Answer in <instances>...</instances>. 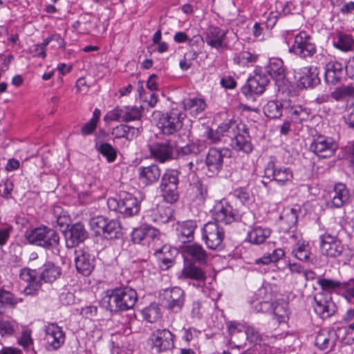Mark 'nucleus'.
<instances>
[{
  "label": "nucleus",
  "instance_id": "nucleus-1",
  "mask_svg": "<svg viewBox=\"0 0 354 354\" xmlns=\"http://www.w3.org/2000/svg\"><path fill=\"white\" fill-rule=\"evenodd\" d=\"M138 300L136 291L129 287L115 288L106 291L104 301L107 303V309L112 313L125 311L133 308Z\"/></svg>",
  "mask_w": 354,
  "mask_h": 354
},
{
  "label": "nucleus",
  "instance_id": "nucleus-2",
  "mask_svg": "<svg viewBox=\"0 0 354 354\" xmlns=\"http://www.w3.org/2000/svg\"><path fill=\"white\" fill-rule=\"evenodd\" d=\"M212 219L221 222L223 224H230L234 221H240L245 225H251L254 221V214L247 210L241 214L227 202H221L216 205L212 211Z\"/></svg>",
  "mask_w": 354,
  "mask_h": 354
},
{
  "label": "nucleus",
  "instance_id": "nucleus-3",
  "mask_svg": "<svg viewBox=\"0 0 354 354\" xmlns=\"http://www.w3.org/2000/svg\"><path fill=\"white\" fill-rule=\"evenodd\" d=\"M26 238L30 243L49 250L57 248L59 244L58 233L55 230L46 226L33 229L26 235Z\"/></svg>",
  "mask_w": 354,
  "mask_h": 354
},
{
  "label": "nucleus",
  "instance_id": "nucleus-4",
  "mask_svg": "<svg viewBox=\"0 0 354 354\" xmlns=\"http://www.w3.org/2000/svg\"><path fill=\"white\" fill-rule=\"evenodd\" d=\"M161 304L171 313H178L185 302V292L180 287L162 289L159 292Z\"/></svg>",
  "mask_w": 354,
  "mask_h": 354
},
{
  "label": "nucleus",
  "instance_id": "nucleus-5",
  "mask_svg": "<svg viewBox=\"0 0 354 354\" xmlns=\"http://www.w3.org/2000/svg\"><path fill=\"white\" fill-rule=\"evenodd\" d=\"M179 171L176 169H167L162 174L160 189L165 201L174 203L178 200V185L179 183Z\"/></svg>",
  "mask_w": 354,
  "mask_h": 354
},
{
  "label": "nucleus",
  "instance_id": "nucleus-6",
  "mask_svg": "<svg viewBox=\"0 0 354 354\" xmlns=\"http://www.w3.org/2000/svg\"><path fill=\"white\" fill-rule=\"evenodd\" d=\"M289 52L301 59H308L316 53L317 48L312 37L306 31H300L295 35Z\"/></svg>",
  "mask_w": 354,
  "mask_h": 354
},
{
  "label": "nucleus",
  "instance_id": "nucleus-7",
  "mask_svg": "<svg viewBox=\"0 0 354 354\" xmlns=\"http://www.w3.org/2000/svg\"><path fill=\"white\" fill-rule=\"evenodd\" d=\"M218 223H222L213 219V221L207 222L203 228L202 239L211 250H221L223 248L225 233Z\"/></svg>",
  "mask_w": 354,
  "mask_h": 354
},
{
  "label": "nucleus",
  "instance_id": "nucleus-8",
  "mask_svg": "<svg viewBox=\"0 0 354 354\" xmlns=\"http://www.w3.org/2000/svg\"><path fill=\"white\" fill-rule=\"evenodd\" d=\"M184 117L185 115L180 110L172 109L160 118L157 125L162 134L174 135L182 128Z\"/></svg>",
  "mask_w": 354,
  "mask_h": 354
},
{
  "label": "nucleus",
  "instance_id": "nucleus-9",
  "mask_svg": "<svg viewBox=\"0 0 354 354\" xmlns=\"http://www.w3.org/2000/svg\"><path fill=\"white\" fill-rule=\"evenodd\" d=\"M108 204H117L115 211L122 214L124 217H130L137 214L140 211V203L132 194L126 192H121L118 201L115 199L108 200Z\"/></svg>",
  "mask_w": 354,
  "mask_h": 354
},
{
  "label": "nucleus",
  "instance_id": "nucleus-10",
  "mask_svg": "<svg viewBox=\"0 0 354 354\" xmlns=\"http://www.w3.org/2000/svg\"><path fill=\"white\" fill-rule=\"evenodd\" d=\"M319 250L322 255L335 259L342 256L345 248L337 236L326 232L319 236Z\"/></svg>",
  "mask_w": 354,
  "mask_h": 354
},
{
  "label": "nucleus",
  "instance_id": "nucleus-11",
  "mask_svg": "<svg viewBox=\"0 0 354 354\" xmlns=\"http://www.w3.org/2000/svg\"><path fill=\"white\" fill-rule=\"evenodd\" d=\"M265 175L279 186L288 185L293 180V172L290 167L278 165L274 161L268 163L265 169Z\"/></svg>",
  "mask_w": 354,
  "mask_h": 354
},
{
  "label": "nucleus",
  "instance_id": "nucleus-12",
  "mask_svg": "<svg viewBox=\"0 0 354 354\" xmlns=\"http://www.w3.org/2000/svg\"><path fill=\"white\" fill-rule=\"evenodd\" d=\"M337 149V145L330 137L319 135L310 143V151L320 158H330Z\"/></svg>",
  "mask_w": 354,
  "mask_h": 354
},
{
  "label": "nucleus",
  "instance_id": "nucleus-13",
  "mask_svg": "<svg viewBox=\"0 0 354 354\" xmlns=\"http://www.w3.org/2000/svg\"><path fill=\"white\" fill-rule=\"evenodd\" d=\"M313 307L315 313L322 319L332 316L336 310L330 293L324 291L315 295Z\"/></svg>",
  "mask_w": 354,
  "mask_h": 354
},
{
  "label": "nucleus",
  "instance_id": "nucleus-14",
  "mask_svg": "<svg viewBox=\"0 0 354 354\" xmlns=\"http://www.w3.org/2000/svg\"><path fill=\"white\" fill-rule=\"evenodd\" d=\"M149 341L152 349L158 353L171 350L174 347V335L167 329L153 331Z\"/></svg>",
  "mask_w": 354,
  "mask_h": 354
},
{
  "label": "nucleus",
  "instance_id": "nucleus-15",
  "mask_svg": "<svg viewBox=\"0 0 354 354\" xmlns=\"http://www.w3.org/2000/svg\"><path fill=\"white\" fill-rule=\"evenodd\" d=\"M75 263L77 271L84 276H88L94 269L95 258L87 248H79L75 252Z\"/></svg>",
  "mask_w": 354,
  "mask_h": 354
},
{
  "label": "nucleus",
  "instance_id": "nucleus-16",
  "mask_svg": "<svg viewBox=\"0 0 354 354\" xmlns=\"http://www.w3.org/2000/svg\"><path fill=\"white\" fill-rule=\"evenodd\" d=\"M350 192L344 183H336L330 192L331 199L327 202L329 208H341L348 204L350 201Z\"/></svg>",
  "mask_w": 354,
  "mask_h": 354
},
{
  "label": "nucleus",
  "instance_id": "nucleus-17",
  "mask_svg": "<svg viewBox=\"0 0 354 354\" xmlns=\"http://www.w3.org/2000/svg\"><path fill=\"white\" fill-rule=\"evenodd\" d=\"M269 83L268 76L261 73H255L254 75L248 80L246 84L242 88V93L245 95L256 94H262L266 86Z\"/></svg>",
  "mask_w": 354,
  "mask_h": 354
},
{
  "label": "nucleus",
  "instance_id": "nucleus-18",
  "mask_svg": "<svg viewBox=\"0 0 354 354\" xmlns=\"http://www.w3.org/2000/svg\"><path fill=\"white\" fill-rule=\"evenodd\" d=\"M231 146L234 150L242 151L245 153H249L252 151L253 147L251 143L248 129L245 124L244 130L236 129L232 136Z\"/></svg>",
  "mask_w": 354,
  "mask_h": 354
},
{
  "label": "nucleus",
  "instance_id": "nucleus-19",
  "mask_svg": "<svg viewBox=\"0 0 354 354\" xmlns=\"http://www.w3.org/2000/svg\"><path fill=\"white\" fill-rule=\"evenodd\" d=\"M152 157L160 162H165L174 157V147L169 142H155L149 146Z\"/></svg>",
  "mask_w": 354,
  "mask_h": 354
},
{
  "label": "nucleus",
  "instance_id": "nucleus-20",
  "mask_svg": "<svg viewBox=\"0 0 354 354\" xmlns=\"http://www.w3.org/2000/svg\"><path fill=\"white\" fill-rule=\"evenodd\" d=\"M285 111L293 123L301 124L310 117V109L301 105L293 104L290 100H285Z\"/></svg>",
  "mask_w": 354,
  "mask_h": 354
},
{
  "label": "nucleus",
  "instance_id": "nucleus-21",
  "mask_svg": "<svg viewBox=\"0 0 354 354\" xmlns=\"http://www.w3.org/2000/svg\"><path fill=\"white\" fill-rule=\"evenodd\" d=\"M245 326L237 322H230L227 326L230 335L228 344L240 348L245 344Z\"/></svg>",
  "mask_w": 354,
  "mask_h": 354
},
{
  "label": "nucleus",
  "instance_id": "nucleus-22",
  "mask_svg": "<svg viewBox=\"0 0 354 354\" xmlns=\"http://www.w3.org/2000/svg\"><path fill=\"white\" fill-rule=\"evenodd\" d=\"M138 173L140 181L145 185H150L156 183L161 175L160 169L156 164L139 167Z\"/></svg>",
  "mask_w": 354,
  "mask_h": 354
},
{
  "label": "nucleus",
  "instance_id": "nucleus-23",
  "mask_svg": "<svg viewBox=\"0 0 354 354\" xmlns=\"http://www.w3.org/2000/svg\"><path fill=\"white\" fill-rule=\"evenodd\" d=\"M227 150L211 148L207 154L205 163L208 170L212 174H217L222 168L223 157Z\"/></svg>",
  "mask_w": 354,
  "mask_h": 354
},
{
  "label": "nucleus",
  "instance_id": "nucleus-24",
  "mask_svg": "<svg viewBox=\"0 0 354 354\" xmlns=\"http://www.w3.org/2000/svg\"><path fill=\"white\" fill-rule=\"evenodd\" d=\"M88 236V233L83 224L76 223L71 225L66 234V242L68 248H73L83 242Z\"/></svg>",
  "mask_w": 354,
  "mask_h": 354
},
{
  "label": "nucleus",
  "instance_id": "nucleus-25",
  "mask_svg": "<svg viewBox=\"0 0 354 354\" xmlns=\"http://www.w3.org/2000/svg\"><path fill=\"white\" fill-rule=\"evenodd\" d=\"M46 339L53 349H57L64 344L65 335L61 327L56 324H49L45 328Z\"/></svg>",
  "mask_w": 354,
  "mask_h": 354
},
{
  "label": "nucleus",
  "instance_id": "nucleus-26",
  "mask_svg": "<svg viewBox=\"0 0 354 354\" xmlns=\"http://www.w3.org/2000/svg\"><path fill=\"white\" fill-rule=\"evenodd\" d=\"M158 230L149 226H142L133 230L131 233V240L134 243H149L158 235Z\"/></svg>",
  "mask_w": 354,
  "mask_h": 354
},
{
  "label": "nucleus",
  "instance_id": "nucleus-27",
  "mask_svg": "<svg viewBox=\"0 0 354 354\" xmlns=\"http://www.w3.org/2000/svg\"><path fill=\"white\" fill-rule=\"evenodd\" d=\"M196 226V221L194 220L178 222L176 233L179 241L183 243L192 241L194 239V233Z\"/></svg>",
  "mask_w": 354,
  "mask_h": 354
},
{
  "label": "nucleus",
  "instance_id": "nucleus-28",
  "mask_svg": "<svg viewBox=\"0 0 354 354\" xmlns=\"http://www.w3.org/2000/svg\"><path fill=\"white\" fill-rule=\"evenodd\" d=\"M344 66L339 62H330L325 67V80L328 84L336 85L340 82Z\"/></svg>",
  "mask_w": 354,
  "mask_h": 354
},
{
  "label": "nucleus",
  "instance_id": "nucleus-29",
  "mask_svg": "<svg viewBox=\"0 0 354 354\" xmlns=\"http://www.w3.org/2000/svg\"><path fill=\"white\" fill-rule=\"evenodd\" d=\"M226 33L218 27L210 26L207 30L205 41L209 46L218 49L223 46Z\"/></svg>",
  "mask_w": 354,
  "mask_h": 354
},
{
  "label": "nucleus",
  "instance_id": "nucleus-30",
  "mask_svg": "<svg viewBox=\"0 0 354 354\" xmlns=\"http://www.w3.org/2000/svg\"><path fill=\"white\" fill-rule=\"evenodd\" d=\"M142 130V127L141 124L138 127L120 124L113 129L112 134L116 138H125L127 140H132L140 134Z\"/></svg>",
  "mask_w": 354,
  "mask_h": 354
},
{
  "label": "nucleus",
  "instance_id": "nucleus-31",
  "mask_svg": "<svg viewBox=\"0 0 354 354\" xmlns=\"http://www.w3.org/2000/svg\"><path fill=\"white\" fill-rule=\"evenodd\" d=\"M280 219L281 220V228L283 231H288L296 228L298 219V211L295 208L286 207L282 211Z\"/></svg>",
  "mask_w": 354,
  "mask_h": 354
},
{
  "label": "nucleus",
  "instance_id": "nucleus-32",
  "mask_svg": "<svg viewBox=\"0 0 354 354\" xmlns=\"http://www.w3.org/2000/svg\"><path fill=\"white\" fill-rule=\"evenodd\" d=\"M179 278L195 280L200 283H205L206 275L205 272L200 267L192 263H188L184 266Z\"/></svg>",
  "mask_w": 354,
  "mask_h": 354
},
{
  "label": "nucleus",
  "instance_id": "nucleus-33",
  "mask_svg": "<svg viewBox=\"0 0 354 354\" xmlns=\"http://www.w3.org/2000/svg\"><path fill=\"white\" fill-rule=\"evenodd\" d=\"M266 71L269 75L275 80L276 82H280L285 78V70L282 59L278 58H272L266 66Z\"/></svg>",
  "mask_w": 354,
  "mask_h": 354
},
{
  "label": "nucleus",
  "instance_id": "nucleus-34",
  "mask_svg": "<svg viewBox=\"0 0 354 354\" xmlns=\"http://www.w3.org/2000/svg\"><path fill=\"white\" fill-rule=\"evenodd\" d=\"M299 85L304 88L313 87L319 82L316 68L304 67L301 69V75L299 77Z\"/></svg>",
  "mask_w": 354,
  "mask_h": 354
},
{
  "label": "nucleus",
  "instance_id": "nucleus-35",
  "mask_svg": "<svg viewBox=\"0 0 354 354\" xmlns=\"http://www.w3.org/2000/svg\"><path fill=\"white\" fill-rule=\"evenodd\" d=\"M271 234V230L268 227L254 226L248 232L246 240L255 245L263 243Z\"/></svg>",
  "mask_w": 354,
  "mask_h": 354
},
{
  "label": "nucleus",
  "instance_id": "nucleus-36",
  "mask_svg": "<svg viewBox=\"0 0 354 354\" xmlns=\"http://www.w3.org/2000/svg\"><path fill=\"white\" fill-rule=\"evenodd\" d=\"M185 252L194 262L204 264L207 261V253L199 244H191L185 247Z\"/></svg>",
  "mask_w": 354,
  "mask_h": 354
},
{
  "label": "nucleus",
  "instance_id": "nucleus-37",
  "mask_svg": "<svg viewBox=\"0 0 354 354\" xmlns=\"http://www.w3.org/2000/svg\"><path fill=\"white\" fill-rule=\"evenodd\" d=\"M60 267L52 262L45 263L40 273V279L48 283L55 281L61 275Z\"/></svg>",
  "mask_w": 354,
  "mask_h": 354
},
{
  "label": "nucleus",
  "instance_id": "nucleus-38",
  "mask_svg": "<svg viewBox=\"0 0 354 354\" xmlns=\"http://www.w3.org/2000/svg\"><path fill=\"white\" fill-rule=\"evenodd\" d=\"M285 100H270L263 107L265 115L272 119L279 118L285 110Z\"/></svg>",
  "mask_w": 354,
  "mask_h": 354
},
{
  "label": "nucleus",
  "instance_id": "nucleus-39",
  "mask_svg": "<svg viewBox=\"0 0 354 354\" xmlns=\"http://www.w3.org/2000/svg\"><path fill=\"white\" fill-rule=\"evenodd\" d=\"M183 109L189 112L193 115H196L203 112L205 107L206 104L203 99L198 97L186 98L182 102Z\"/></svg>",
  "mask_w": 354,
  "mask_h": 354
},
{
  "label": "nucleus",
  "instance_id": "nucleus-40",
  "mask_svg": "<svg viewBox=\"0 0 354 354\" xmlns=\"http://www.w3.org/2000/svg\"><path fill=\"white\" fill-rule=\"evenodd\" d=\"M95 149L106 158L108 162H114L117 158V150L110 143L96 140Z\"/></svg>",
  "mask_w": 354,
  "mask_h": 354
},
{
  "label": "nucleus",
  "instance_id": "nucleus-41",
  "mask_svg": "<svg viewBox=\"0 0 354 354\" xmlns=\"http://www.w3.org/2000/svg\"><path fill=\"white\" fill-rule=\"evenodd\" d=\"M238 130H244V124L230 120L228 122L221 124L217 127V133L221 134L222 137L229 136L232 138L235 131Z\"/></svg>",
  "mask_w": 354,
  "mask_h": 354
},
{
  "label": "nucleus",
  "instance_id": "nucleus-42",
  "mask_svg": "<svg viewBox=\"0 0 354 354\" xmlns=\"http://www.w3.org/2000/svg\"><path fill=\"white\" fill-rule=\"evenodd\" d=\"M102 234L106 239H115L122 236V232L120 223L117 220H109L106 223V226Z\"/></svg>",
  "mask_w": 354,
  "mask_h": 354
},
{
  "label": "nucleus",
  "instance_id": "nucleus-43",
  "mask_svg": "<svg viewBox=\"0 0 354 354\" xmlns=\"http://www.w3.org/2000/svg\"><path fill=\"white\" fill-rule=\"evenodd\" d=\"M268 339V335H263L252 326H245V340L247 339L254 344H261V342L265 343Z\"/></svg>",
  "mask_w": 354,
  "mask_h": 354
},
{
  "label": "nucleus",
  "instance_id": "nucleus-44",
  "mask_svg": "<svg viewBox=\"0 0 354 354\" xmlns=\"http://www.w3.org/2000/svg\"><path fill=\"white\" fill-rule=\"evenodd\" d=\"M271 313L279 323L286 322L289 315L287 304L273 303Z\"/></svg>",
  "mask_w": 354,
  "mask_h": 354
},
{
  "label": "nucleus",
  "instance_id": "nucleus-45",
  "mask_svg": "<svg viewBox=\"0 0 354 354\" xmlns=\"http://www.w3.org/2000/svg\"><path fill=\"white\" fill-rule=\"evenodd\" d=\"M317 283L322 287L324 292L326 290L344 291L346 285V281L342 283L336 280L325 278L319 279Z\"/></svg>",
  "mask_w": 354,
  "mask_h": 354
},
{
  "label": "nucleus",
  "instance_id": "nucleus-46",
  "mask_svg": "<svg viewBox=\"0 0 354 354\" xmlns=\"http://www.w3.org/2000/svg\"><path fill=\"white\" fill-rule=\"evenodd\" d=\"M122 109L123 122L140 120L142 118V106H124Z\"/></svg>",
  "mask_w": 354,
  "mask_h": 354
},
{
  "label": "nucleus",
  "instance_id": "nucleus-47",
  "mask_svg": "<svg viewBox=\"0 0 354 354\" xmlns=\"http://www.w3.org/2000/svg\"><path fill=\"white\" fill-rule=\"evenodd\" d=\"M335 48L342 51L354 50V39L349 35L339 34L337 41L334 43Z\"/></svg>",
  "mask_w": 354,
  "mask_h": 354
},
{
  "label": "nucleus",
  "instance_id": "nucleus-48",
  "mask_svg": "<svg viewBox=\"0 0 354 354\" xmlns=\"http://www.w3.org/2000/svg\"><path fill=\"white\" fill-rule=\"evenodd\" d=\"M330 97L335 101H342L348 97H354V87L342 86L336 88L330 93Z\"/></svg>",
  "mask_w": 354,
  "mask_h": 354
},
{
  "label": "nucleus",
  "instance_id": "nucleus-49",
  "mask_svg": "<svg viewBox=\"0 0 354 354\" xmlns=\"http://www.w3.org/2000/svg\"><path fill=\"white\" fill-rule=\"evenodd\" d=\"M315 344L320 351H326L331 350L335 342L331 340L329 333H319L316 336Z\"/></svg>",
  "mask_w": 354,
  "mask_h": 354
},
{
  "label": "nucleus",
  "instance_id": "nucleus-50",
  "mask_svg": "<svg viewBox=\"0 0 354 354\" xmlns=\"http://www.w3.org/2000/svg\"><path fill=\"white\" fill-rule=\"evenodd\" d=\"M258 55L248 51H241L234 58V63L242 66L252 64L257 61Z\"/></svg>",
  "mask_w": 354,
  "mask_h": 354
},
{
  "label": "nucleus",
  "instance_id": "nucleus-51",
  "mask_svg": "<svg viewBox=\"0 0 354 354\" xmlns=\"http://www.w3.org/2000/svg\"><path fill=\"white\" fill-rule=\"evenodd\" d=\"M144 319L150 323L157 321L160 317V309L156 304H151L142 311Z\"/></svg>",
  "mask_w": 354,
  "mask_h": 354
},
{
  "label": "nucleus",
  "instance_id": "nucleus-52",
  "mask_svg": "<svg viewBox=\"0 0 354 354\" xmlns=\"http://www.w3.org/2000/svg\"><path fill=\"white\" fill-rule=\"evenodd\" d=\"M293 253L295 257L300 261H307L310 255V252L308 249V244L301 241H298L296 243Z\"/></svg>",
  "mask_w": 354,
  "mask_h": 354
},
{
  "label": "nucleus",
  "instance_id": "nucleus-53",
  "mask_svg": "<svg viewBox=\"0 0 354 354\" xmlns=\"http://www.w3.org/2000/svg\"><path fill=\"white\" fill-rule=\"evenodd\" d=\"M106 217L102 216H97L93 217L89 221V225L91 229L97 234H100L103 232L107 221Z\"/></svg>",
  "mask_w": 354,
  "mask_h": 354
},
{
  "label": "nucleus",
  "instance_id": "nucleus-54",
  "mask_svg": "<svg viewBox=\"0 0 354 354\" xmlns=\"http://www.w3.org/2000/svg\"><path fill=\"white\" fill-rule=\"evenodd\" d=\"M19 277L21 280L28 283L39 281L36 270H32L28 268H22L20 271Z\"/></svg>",
  "mask_w": 354,
  "mask_h": 354
},
{
  "label": "nucleus",
  "instance_id": "nucleus-55",
  "mask_svg": "<svg viewBox=\"0 0 354 354\" xmlns=\"http://www.w3.org/2000/svg\"><path fill=\"white\" fill-rule=\"evenodd\" d=\"M18 303V300L14 297L13 295L8 291L0 289V307L3 304L15 306Z\"/></svg>",
  "mask_w": 354,
  "mask_h": 354
},
{
  "label": "nucleus",
  "instance_id": "nucleus-56",
  "mask_svg": "<svg viewBox=\"0 0 354 354\" xmlns=\"http://www.w3.org/2000/svg\"><path fill=\"white\" fill-rule=\"evenodd\" d=\"M123 109L122 107L117 106L113 110L107 113L105 115V120H111V121H122L123 122V116H122Z\"/></svg>",
  "mask_w": 354,
  "mask_h": 354
},
{
  "label": "nucleus",
  "instance_id": "nucleus-57",
  "mask_svg": "<svg viewBox=\"0 0 354 354\" xmlns=\"http://www.w3.org/2000/svg\"><path fill=\"white\" fill-rule=\"evenodd\" d=\"M15 332V325L7 321L0 322V333L2 336L10 335Z\"/></svg>",
  "mask_w": 354,
  "mask_h": 354
},
{
  "label": "nucleus",
  "instance_id": "nucleus-58",
  "mask_svg": "<svg viewBox=\"0 0 354 354\" xmlns=\"http://www.w3.org/2000/svg\"><path fill=\"white\" fill-rule=\"evenodd\" d=\"M191 317L200 319L202 317L201 303L198 300L194 301L190 306Z\"/></svg>",
  "mask_w": 354,
  "mask_h": 354
},
{
  "label": "nucleus",
  "instance_id": "nucleus-59",
  "mask_svg": "<svg viewBox=\"0 0 354 354\" xmlns=\"http://www.w3.org/2000/svg\"><path fill=\"white\" fill-rule=\"evenodd\" d=\"M205 135L206 138L209 140L211 143L216 144L221 140L222 136L220 133H217V129L216 130H213L208 127L205 132Z\"/></svg>",
  "mask_w": 354,
  "mask_h": 354
},
{
  "label": "nucleus",
  "instance_id": "nucleus-60",
  "mask_svg": "<svg viewBox=\"0 0 354 354\" xmlns=\"http://www.w3.org/2000/svg\"><path fill=\"white\" fill-rule=\"evenodd\" d=\"M55 41L58 45L59 48L65 49L66 42L64 39L59 35L54 34L45 39V44H48L50 41Z\"/></svg>",
  "mask_w": 354,
  "mask_h": 354
},
{
  "label": "nucleus",
  "instance_id": "nucleus-61",
  "mask_svg": "<svg viewBox=\"0 0 354 354\" xmlns=\"http://www.w3.org/2000/svg\"><path fill=\"white\" fill-rule=\"evenodd\" d=\"M272 305L273 302L271 303L266 301H261L255 306V310L259 313H271Z\"/></svg>",
  "mask_w": 354,
  "mask_h": 354
},
{
  "label": "nucleus",
  "instance_id": "nucleus-62",
  "mask_svg": "<svg viewBox=\"0 0 354 354\" xmlns=\"http://www.w3.org/2000/svg\"><path fill=\"white\" fill-rule=\"evenodd\" d=\"M97 123L92 120H89L81 129V133L84 136L91 134L96 129Z\"/></svg>",
  "mask_w": 354,
  "mask_h": 354
},
{
  "label": "nucleus",
  "instance_id": "nucleus-63",
  "mask_svg": "<svg viewBox=\"0 0 354 354\" xmlns=\"http://www.w3.org/2000/svg\"><path fill=\"white\" fill-rule=\"evenodd\" d=\"M270 256L271 263H275L281 259L285 256V252L281 248H277L272 250L271 253H268Z\"/></svg>",
  "mask_w": 354,
  "mask_h": 354
},
{
  "label": "nucleus",
  "instance_id": "nucleus-64",
  "mask_svg": "<svg viewBox=\"0 0 354 354\" xmlns=\"http://www.w3.org/2000/svg\"><path fill=\"white\" fill-rule=\"evenodd\" d=\"M41 286L40 281L30 283L24 290L26 295H32L39 289Z\"/></svg>",
  "mask_w": 354,
  "mask_h": 354
}]
</instances>
